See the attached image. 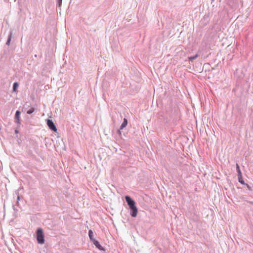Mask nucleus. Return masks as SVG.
I'll list each match as a JSON object with an SVG mask.
<instances>
[{"mask_svg": "<svg viewBox=\"0 0 253 253\" xmlns=\"http://www.w3.org/2000/svg\"><path fill=\"white\" fill-rule=\"evenodd\" d=\"M236 169H237V171H238V176H240V177H241L242 172H241V170L240 169L239 166V165L238 164H236Z\"/></svg>", "mask_w": 253, "mask_h": 253, "instance_id": "obj_8", "label": "nucleus"}, {"mask_svg": "<svg viewBox=\"0 0 253 253\" xmlns=\"http://www.w3.org/2000/svg\"><path fill=\"white\" fill-rule=\"evenodd\" d=\"M10 41V38H9V40H8L7 42V44H9V43Z\"/></svg>", "mask_w": 253, "mask_h": 253, "instance_id": "obj_14", "label": "nucleus"}, {"mask_svg": "<svg viewBox=\"0 0 253 253\" xmlns=\"http://www.w3.org/2000/svg\"><path fill=\"white\" fill-rule=\"evenodd\" d=\"M15 132L18 133V131L17 130H15Z\"/></svg>", "mask_w": 253, "mask_h": 253, "instance_id": "obj_15", "label": "nucleus"}, {"mask_svg": "<svg viewBox=\"0 0 253 253\" xmlns=\"http://www.w3.org/2000/svg\"><path fill=\"white\" fill-rule=\"evenodd\" d=\"M37 239L38 243L43 244L44 243V234L41 228L38 229L37 231Z\"/></svg>", "mask_w": 253, "mask_h": 253, "instance_id": "obj_2", "label": "nucleus"}, {"mask_svg": "<svg viewBox=\"0 0 253 253\" xmlns=\"http://www.w3.org/2000/svg\"><path fill=\"white\" fill-rule=\"evenodd\" d=\"M94 245L99 250L101 251H104V248L100 245L99 243L96 240H93Z\"/></svg>", "mask_w": 253, "mask_h": 253, "instance_id": "obj_4", "label": "nucleus"}, {"mask_svg": "<svg viewBox=\"0 0 253 253\" xmlns=\"http://www.w3.org/2000/svg\"><path fill=\"white\" fill-rule=\"evenodd\" d=\"M35 111V109L34 108H31L30 109V110H29L28 111H27V113L28 114H32V113H33Z\"/></svg>", "mask_w": 253, "mask_h": 253, "instance_id": "obj_11", "label": "nucleus"}, {"mask_svg": "<svg viewBox=\"0 0 253 253\" xmlns=\"http://www.w3.org/2000/svg\"><path fill=\"white\" fill-rule=\"evenodd\" d=\"M18 87V84L17 83H14L13 85V91H16L17 87Z\"/></svg>", "mask_w": 253, "mask_h": 253, "instance_id": "obj_9", "label": "nucleus"}, {"mask_svg": "<svg viewBox=\"0 0 253 253\" xmlns=\"http://www.w3.org/2000/svg\"><path fill=\"white\" fill-rule=\"evenodd\" d=\"M199 56V55L198 54H196L195 55L193 56H190L188 58V60L189 61H192L194 59H196Z\"/></svg>", "mask_w": 253, "mask_h": 253, "instance_id": "obj_7", "label": "nucleus"}, {"mask_svg": "<svg viewBox=\"0 0 253 253\" xmlns=\"http://www.w3.org/2000/svg\"><path fill=\"white\" fill-rule=\"evenodd\" d=\"M20 114V111H17L16 112L15 118H16L17 119H19Z\"/></svg>", "mask_w": 253, "mask_h": 253, "instance_id": "obj_10", "label": "nucleus"}, {"mask_svg": "<svg viewBox=\"0 0 253 253\" xmlns=\"http://www.w3.org/2000/svg\"><path fill=\"white\" fill-rule=\"evenodd\" d=\"M127 121L126 119V118L124 119V121L120 126V129H123L124 128H125L127 126Z\"/></svg>", "mask_w": 253, "mask_h": 253, "instance_id": "obj_5", "label": "nucleus"}, {"mask_svg": "<svg viewBox=\"0 0 253 253\" xmlns=\"http://www.w3.org/2000/svg\"><path fill=\"white\" fill-rule=\"evenodd\" d=\"M47 125L50 129L55 132L57 131V129L52 120L48 119L47 120Z\"/></svg>", "mask_w": 253, "mask_h": 253, "instance_id": "obj_3", "label": "nucleus"}, {"mask_svg": "<svg viewBox=\"0 0 253 253\" xmlns=\"http://www.w3.org/2000/svg\"><path fill=\"white\" fill-rule=\"evenodd\" d=\"M238 179H239V182H240L242 184H244V182L243 180L242 179V177L241 176V178L240 176H238Z\"/></svg>", "mask_w": 253, "mask_h": 253, "instance_id": "obj_12", "label": "nucleus"}, {"mask_svg": "<svg viewBox=\"0 0 253 253\" xmlns=\"http://www.w3.org/2000/svg\"><path fill=\"white\" fill-rule=\"evenodd\" d=\"M88 236H89V237L90 238V239L92 241H93V240H95L94 239H93V233L92 232V230H89V232H88Z\"/></svg>", "mask_w": 253, "mask_h": 253, "instance_id": "obj_6", "label": "nucleus"}, {"mask_svg": "<svg viewBox=\"0 0 253 253\" xmlns=\"http://www.w3.org/2000/svg\"><path fill=\"white\" fill-rule=\"evenodd\" d=\"M125 199L126 202L127 203L130 209L131 210V215L132 217H136L137 214L138 210L135 206V201L132 200L131 198L128 196H126Z\"/></svg>", "mask_w": 253, "mask_h": 253, "instance_id": "obj_1", "label": "nucleus"}, {"mask_svg": "<svg viewBox=\"0 0 253 253\" xmlns=\"http://www.w3.org/2000/svg\"><path fill=\"white\" fill-rule=\"evenodd\" d=\"M62 0H57V3L59 6H60L62 4Z\"/></svg>", "mask_w": 253, "mask_h": 253, "instance_id": "obj_13", "label": "nucleus"}]
</instances>
